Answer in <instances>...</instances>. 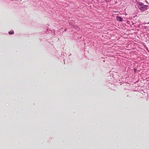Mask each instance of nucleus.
<instances>
[{
    "label": "nucleus",
    "mask_w": 149,
    "mask_h": 149,
    "mask_svg": "<svg viewBox=\"0 0 149 149\" xmlns=\"http://www.w3.org/2000/svg\"><path fill=\"white\" fill-rule=\"evenodd\" d=\"M139 5L140 6H141V7H140L139 9L141 12H143L147 10L148 6L143 5L142 3H139Z\"/></svg>",
    "instance_id": "obj_1"
},
{
    "label": "nucleus",
    "mask_w": 149,
    "mask_h": 149,
    "mask_svg": "<svg viewBox=\"0 0 149 149\" xmlns=\"http://www.w3.org/2000/svg\"><path fill=\"white\" fill-rule=\"evenodd\" d=\"M117 19L120 22L123 21V18L120 16H117L116 17Z\"/></svg>",
    "instance_id": "obj_2"
},
{
    "label": "nucleus",
    "mask_w": 149,
    "mask_h": 149,
    "mask_svg": "<svg viewBox=\"0 0 149 149\" xmlns=\"http://www.w3.org/2000/svg\"><path fill=\"white\" fill-rule=\"evenodd\" d=\"M14 31H11L8 32V33L10 35H12L14 34Z\"/></svg>",
    "instance_id": "obj_3"
}]
</instances>
